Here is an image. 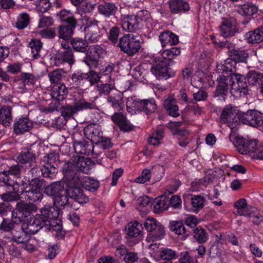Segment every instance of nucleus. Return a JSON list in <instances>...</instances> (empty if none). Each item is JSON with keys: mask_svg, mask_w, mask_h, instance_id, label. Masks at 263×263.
I'll use <instances>...</instances> for the list:
<instances>
[{"mask_svg": "<svg viewBox=\"0 0 263 263\" xmlns=\"http://www.w3.org/2000/svg\"><path fill=\"white\" fill-rule=\"evenodd\" d=\"M43 43L39 40H32L29 43V46L31 49L32 58L34 59H37L41 55L40 52L42 48Z\"/></svg>", "mask_w": 263, "mask_h": 263, "instance_id": "5fc2aeb1", "label": "nucleus"}, {"mask_svg": "<svg viewBox=\"0 0 263 263\" xmlns=\"http://www.w3.org/2000/svg\"><path fill=\"white\" fill-rule=\"evenodd\" d=\"M169 66L166 62L161 60L151 67V71L157 79H167L175 74V72Z\"/></svg>", "mask_w": 263, "mask_h": 263, "instance_id": "f8f14e48", "label": "nucleus"}, {"mask_svg": "<svg viewBox=\"0 0 263 263\" xmlns=\"http://www.w3.org/2000/svg\"><path fill=\"white\" fill-rule=\"evenodd\" d=\"M13 121L12 108L10 106L3 105L0 108V123L4 126H10Z\"/></svg>", "mask_w": 263, "mask_h": 263, "instance_id": "393cba45", "label": "nucleus"}, {"mask_svg": "<svg viewBox=\"0 0 263 263\" xmlns=\"http://www.w3.org/2000/svg\"><path fill=\"white\" fill-rule=\"evenodd\" d=\"M262 76L261 73L255 71H250L247 74L248 82L249 84L255 85L256 84H259L262 82L261 80Z\"/></svg>", "mask_w": 263, "mask_h": 263, "instance_id": "0e129e2a", "label": "nucleus"}, {"mask_svg": "<svg viewBox=\"0 0 263 263\" xmlns=\"http://www.w3.org/2000/svg\"><path fill=\"white\" fill-rule=\"evenodd\" d=\"M206 200L202 195H187L184 197V208L186 211L197 213L204 206Z\"/></svg>", "mask_w": 263, "mask_h": 263, "instance_id": "6e6552de", "label": "nucleus"}, {"mask_svg": "<svg viewBox=\"0 0 263 263\" xmlns=\"http://www.w3.org/2000/svg\"><path fill=\"white\" fill-rule=\"evenodd\" d=\"M155 232L154 233H149L146 238V241L148 242H153L157 240H160L163 238L165 234V228L159 223Z\"/></svg>", "mask_w": 263, "mask_h": 263, "instance_id": "49530a36", "label": "nucleus"}, {"mask_svg": "<svg viewBox=\"0 0 263 263\" xmlns=\"http://www.w3.org/2000/svg\"><path fill=\"white\" fill-rule=\"evenodd\" d=\"M231 93L236 97H244L248 92L247 84L244 76L233 73L231 75Z\"/></svg>", "mask_w": 263, "mask_h": 263, "instance_id": "39448f33", "label": "nucleus"}, {"mask_svg": "<svg viewBox=\"0 0 263 263\" xmlns=\"http://www.w3.org/2000/svg\"><path fill=\"white\" fill-rule=\"evenodd\" d=\"M253 113L251 110L246 112L233 109L231 106L223 108L221 114V122L227 123L231 129H235L239 124V121L251 126Z\"/></svg>", "mask_w": 263, "mask_h": 263, "instance_id": "f03ea898", "label": "nucleus"}, {"mask_svg": "<svg viewBox=\"0 0 263 263\" xmlns=\"http://www.w3.org/2000/svg\"><path fill=\"white\" fill-rule=\"evenodd\" d=\"M69 195H68V192L66 189L64 191V193L63 192L53 198V203L54 205L61 206L63 208L69 206Z\"/></svg>", "mask_w": 263, "mask_h": 263, "instance_id": "8fccbe9b", "label": "nucleus"}, {"mask_svg": "<svg viewBox=\"0 0 263 263\" xmlns=\"http://www.w3.org/2000/svg\"><path fill=\"white\" fill-rule=\"evenodd\" d=\"M17 159L19 163L28 164L29 167L32 166L36 163L35 154L28 149L22 151L19 154Z\"/></svg>", "mask_w": 263, "mask_h": 263, "instance_id": "cd10ccee", "label": "nucleus"}, {"mask_svg": "<svg viewBox=\"0 0 263 263\" xmlns=\"http://www.w3.org/2000/svg\"><path fill=\"white\" fill-rule=\"evenodd\" d=\"M231 75L220 74L217 77L218 85L216 93L218 95H226L231 85Z\"/></svg>", "mask_w": 263, "mask_h": 263, "instance_id": "b1692460", "label": "nucleus"}, {"mask_svg": "<svg viewBox=\"0 0 263 263\" xmlns=\"http://www.w3.org/2000/svg\"><path fill=\"white\" fill-rule=\"evenodd\" d=\"M253 113L251 126L258 127L263 123V114L255 110H251Z\"/></svg>", "mask_w": 263, "mask_h": 263, "instance_id": "69168bd1", "label": "nucleus"}, {"mask_svg": "<svg viewBox=\"0 0 263 263\" xmlns=\"http://www.w3.org/2000/svg\"><path fill=\"white\" fill-rule=\"evenodd\" d=\"M14 216L12 213L11 216V220L10 221L9 219L3 218V221L0 224V230L4 231L5 232H10L12 231V230L14 228V224H18L21 223L20 222H16L13 221Z\"/></svg>", "mask_w": 263, "mask_h": 263, "instance_id": "13d9d810", "label": "nucleus"}, {"mask_svg": "<svg viewBox=\"0 0 263 263\" xmlns=\"http://www.w3.org/2000/svg\"><path fill=\"white\" fill-rule=\"evenodd\" d=\"M88 28L90 30L87 34L88 36V40L92 43H96L98 41L99 34L98 31L99 28L98 27V21L96 20L89 21L87 23Z\"/></svg>", "mask_w": 263, "mask_h": 263, "instance_id": "a18cd8bd", "label": "nucleus"}, {"mask_svg": "<svg viewBox=\"0 0 263 263\" xmlns=\"http://www.w3.org/2000/svg\"><path fill=\"white\" fill-rule=\"evenodd\" d=\"M107 101L118 111H121L124 108L123 101L121 95L110 96L108 97Z\"/></svg>", "mask_w": 263, "mask_h": 263, "instance_id": "603ef678", "label": "nucleus"}, {"mask_svg": "<svg viewBox=\"0 0 263 263\" xmlns=\"http://www.w3.org/2000/svg\"><path fill=\"white\" fill-rule=\"evenodd\" d=\"M51 6L49 0H39L36 3V9L37 11L44 13L47 12Z\"/></svg>", "mask_w": 263, "mask_h": 263, "instance_id": "774afa93", "label": "nucleus"}, {"mask_svg": "<svg viewBox=\"0 0 263 263\" xmlns=\"http://www.w3.org/2000/svg\"><path fill=\"white\" fill-rule=\"evenodd\" d=\"M64 71L62 69H57L48 74L49 80L51 83H59L64 77Z\"/></svg>", "mask_w": 263, "mask_h": 263, "instance_id": "e2e57ef3", "label": "nucleus"}, {"mask_svg": "<svg viewBox=\"0 0 263 263\" xmlns=\"http://www.w3.org/2000/svg\"><path fill=\"white\" fill-rule=\"evenodd\" d=\"M54 61L55 64L58 66L64 63H67L70 66L72 65L75 62L72 50L69 49L59 50L56 54Z\"/></svg>", "mask_w": 263, "mask_h": 263, "instance_id": "f3484780", "label": "nucleus"}, {"mask_svg": "<svg viewBox=\"0 0 263 263\" xmlns=\"http://www.w3.org/2000/svg\"><path fill=\"white\" fill-rule=\"evenodd\" d=\"M35 209L33 204L27 203L24 201L17 202L16 208L12 212L14 216L13 221L22 223L25 221V218L30 216Z\"/></svg>", "mask_w": 263, "mask_h": 263, "instance_id": "423d86ee", "label": "nucleus"}, {"mask_svg": "<svg viewBox=\"0 0 263 263\" xmlns=\"http://www.w3.org/2000/svg\"><path fill=\"white\" fill-rule=\"evenodd\" d=\"M65 183L63 181L53 182L45 187L44 193L48 196L54 198L60 194L64 193Z\"/></svg>", "mask_w": 263, "mask_h": 263, "instance_id": "412c9836", "label": "nucleus"}, {"mask_svg": "<svg viewBox=\"0 0 263 263\" xmlns=\"http://www.w3.org/2000/svg\"><path fill=\"white\" fill-rule=\"evenodd\" d=\"M93 163L90 158L77 156L74 160L65 163L63 167V173L67 181L77 183L79 181L78 172L88 174Z\"/></svg>", "mask_w": 263, "mask_h": 263, "instance_id": "f257e3e1", "label": "nucleus"}, {"mask_svg": "<svg viewBox=\"0 0 263 263\" xmlns=\"http://www.w3.org/2000/svg\"><path fill=\"white\" fill-rule=\"evenodd\" d=\"M160 256L163 260L171 261L176 259L178 257V253L171 249L164 248H162L160 252Z\"/></svg>", "mask_w": 263, "mask_h": 263, "instance_id": "864d4df0", "label": "nucleus"}, {"mask_svg": "<svg viewBox=\"0 0 263 263\" xmlns=\"http://www.w3.org/2000/svg\"><path fill=\"white\" fill-rule=\"evenodd\" d=\"M18 191L8 192L0 195V197L4 202H10L17 201L21 199L20 195L17 193Z\"/></svg>", "mask_w": 263, "mask_h": 263, "instance_id": "052dcab7", "label": "nucleus"}, {"mask_svg": "<svg viewBox=\"0 0 263 263\" xmlns=\"http://www.w3.org/2000/svg\"><path fill=\"white\" fill-rule=\"evenodd\" d=\"M204 73L200 70L197 71L191 79V83L194 87L199 88L203 85V78Z\"/></svg>", "mask_w": 263, "mask_h": 263, "instance_id": "bf43d9fd", "label": "nucleus"}, {"mask_svg": "<svg viewBox=\"0 0 263 263\" xmlns=\"http://www.w3.org/2000/svg\"><path fill=\"white\" fill-rule=\"evenodd\" d=\"M234 206L236 209V214L240 216L251 217L253 212L256 210V208L249 206L247 200L242 198L238 200L234 204Z\"/></svg>", "mask_w": 263, "mask_h": 263, "instance_id": "4be33fe9", "label": "nucleus"}, {"mask_svg": "<svg viewBox=\"0 0 263 263\" xmlns=\"http://www.w3.org/2000/svg\"><path fill=\"white\" fill-rule=\"evenodd\" d=\"M168 4L170 11L173 13L184 12L190 9L188 3L183 0H169Z\"/></svg>", "mask_w": 263, "mask_h": 263, "instance_id": "c756f323", "label": "nucleus"}, {"mask_svg": "<svg viewBox=\"0 0 263 263\" xmlns=\"http://www.w3.org/2000/svg\"><path fill=\"white\" fill-rule=\"evenodd\" d=\"M28 186L35 191L42 192V190H45V187L46 186V181L43 179L36 177L29 181Z\"/></svg>", "mask_w": 263, "mask_h": 263, "instance_id": "3c124183", "label": "nucleus"}, {"mask_svg": "<svg viewBox=\"0 0 263 263\" xmlns=\"http://www.w3.org/2000/svg\"><path fill=\"white\" fill-rule=\"evenodd\" d=\"M58 158L59 157L55 154H50L48 155L47 162L41 168V173L44 177L52 179L56 176L58 172L57 168Z\"/></svg>", "mask_w": 263, "mask_h": 263, "instance_id": "9d476101", "label": "nucleus"}, {"mask_svg": "<svg viewBox=\"0 0 263 263\" xmlns=\"http://www.w3.org/2000/svg\"><path fill=\"white\" fill-rule=\"evenodd\" d=\"M67 88L63 84L59 83L54 85L51 90L52 99L57 101H62L67 97Z\"/></svg>", "mask_w": 263, "mask_h": 263, "instance_id": "bb28decb", "label": "nucleus"}, {"mask_svg": "<svg viewBox=\"0 0 263 263\" xmlns=\"http://www.w3.org/2000/svg\"><path fill=\"white\" fill-rule=\"evenodd\" d=\"M163 131L161 129L155 131L149 138V143L154 145H158L163 139Z\"/></svg>", "mask_w": 263, "mask_h": 263, "instance_id": "680f3d73", "label": "nucleus"}, {"mask_svg": "<svg viewBox=\"0 0 263 263\" xmlns=\"http://www.w3.org/2000/svg\"><path fill=\"white\" fill-rule=\"evenodd\" d=\"M84 80H87L91 85L96 84L98 87L99 74L93 70H90L88 73L75 72L71 76L72 83L77 85L83 83Z\"/></svg>", "mask_w": 263, "mask_h": 263, "instance_id": "ddd939ff", "label": "nucleus"}, {"mask_svg": "<svg viewBox=\"0 0 263 263\" xmlns=\"http://www.w3.org/2000/svg\"><path fill=\"white\" fill-rule=\"evenodd\" d=\"M248 57V53L245 50H239L236 49L232 54H230L229 59H232L236 65V62H246Z\"/></svg>", "mask_w": 263, "mask_h": 263, "instance_id": "6e6d98bb", "label": "nucleus"}, {"mask_svg": "<svg viewBox=\"0 0 263 263\" xmlns=\"http://www.w3.org/2000/svg\"><path fill=\"white\" fill-rule=\"evenodd\" d=\"M0 182L7 186H11L13 191H18L19 185L16 181L15 177L12 176L6 171L0 172Z\"/></svg>", "mask_w": 263, "mask_h": 263, "instance_id": "f704fd0d", "label": "nucleus"}, {"mask_svg": "<svg viewBox=\"0 0 263 263\" xmlns=\"http://www.w3.org/2000/svg\"><path fill=\"white\" fill-rule=\"evenodd\" d=\"M57 15L62 22L66 23V24H77V22L72 13L69 10H62Z\"/></svg>", "mask_w": 263, "mask_h": 263, "instance_id": "de8ad7c7", "label": "nucleus"}, {"mask_svg": "<svg viewBox=\"0 0 263 263\" xmlns=\"http://www.w3.org/2000/svg\"><path fill=\"white\" fill-rule=\"evenodd\" d=\"M70 44L75 51L82 53L86 52L88 46L86 40L79 37L72 38L70 41Z\"/></svg>", "mask_w": 263, "mask_h": 263, "instance_id": "79ce46f5", "label": "nucleus"}, {"mask_svg": "<svg viewBox=\"0 0 263 263\" xmlns=\"http://www.w3.org/2000/svg\"><path fill=\"white\" fill-rule=\"evenodd\" d=\"M126 107L127 111L131 114L139 110L149 115L156 111L157 105L153 98L140 100L135 97H130L127 99Z\"/></svg>", "mask_w": 263, "mask_h": 263, "instance_id": "7ed1b4c3", "label": "nucleus"}, {"mask_svg": "<svg viewBox=\"0 0 263 263\" xmlns=\"http://www.w3.org/2000/svg\"><path fill=\"white\" fill-rule=\"evenodd\" d=\"M159 39L163 48L167 46L176 45L179 42L178 36L170 31L161 33L159 36Z\"/></svg>", "mask_w": 263, "mask_h": 263, "instance_id": "a878e982", "label": "nucleus"}, {"mask_svg": "<svg viewBox=\"0 0 263 263\" xmlns=\"http://www.w3.org/2000/svg\"><path fill=\"white\" fill-rule=\"evenodd\" d=\"M68 182V187L66 189L69 195V198L73 199L79 203H85L89 201V198L87 195L84 193L83 189L82 187L76 186V183Z\"/></svg>", "mask_w": 263, "mask_h": 263, "instance_id": "4468645a", "label": "nucleus"}, {"mask_svg": "<svg viewBox=\"0 0 263 263\" xmlns=\"http://www.w3.org/2000/svg\"><path fill=\"white\" fill-rule=\"evenodd\" d=\"M77 25L63 24L58 28V36L64 40H68L73 33V30Z\"/></svg>", "mask_w": 263, "mask_h": 263, "instance_id": "4c0bfd02", "label": "nucleus"}, {"mask_svg": "<svg viewBox=\"0 0 263 263\" xmlns=\"http://www.w3.org/2000/svg\"><path fill=\"white\" fill-rule=\"evenodd\" d=\"M116 7L112 3H104L100 5V13L106 17L115 14Z\"/></svg>", "mask_w": 263, "mask_h": 263, "instance_id": "4d7b16f0", "label": "nucleus"}, {"mask_svg": "<svg viewBox=\"0 0 263 263\" xmlns=\"http://www.w3.org/2000/svg\"><path fill=\"white\" fill-rule=\"evenodd\" d=\"M250 146L251 151L249 156L252 159L263 160V144L254 140Z\"/></svg>", "mask_w": 263, "mask_h": 263, "instance_id": "58836bf2", "label": "nucleus"}, {"mask_svg": "<svg viewBox=\"0 0 263 263\" xmlns=\"http://www.w3.org/2000/svg\"><path fill=\"white\" fill-rule=\"evenodd\" d=\"M258 11V7L251 3H246L238 6L237 12L242 16H252Z\"/></svg>", "mask_w": 263, "mask_h": 263, "instance_id": "ea45409f", "label": "nucleus"}, {"mask_svg": "<svg viewBox=\"0 0 263 263\" xmlns=\"http://www.w3.org/2000/svg\"><path fill=\"white\" fill-rule=\"evenodd\" d=\"M235 67V63L232 59L229 58L223 62L217 64L216 70L217 72L224 75H231L233 69Z\"/></svg>", "mask_w": 263, "mask_h": 263, "instance_id": "473e14b6", "label": "nucleus"}, {"mask_svg": "<svg viewBox=\"0 0 263 263\" xmlns=\"http://www.w3.org/2000/svg\"><path fill=\"white\" fill-rule=\"evenodd\" d=\"M220 33L224 37L233 36L236 31L235 21L233 18L223 19L220 27Z\"/></svg>", "mask_w": 263, "mask_h": 263, "instance_id": "6ab92c4d", "label": "nucleus"}, {"mask_svg": "<svg viewBox=\"0 0 263 263\" xmlns=\"http://www.w3.org/2000/svg\"><path fill=\"white\" fill-rule=\"evenodd\" d=\"M76 136H80L79 133H77L72 135L73 147L74 152L78 154L85 155H94V157H97L98 154L95 152L96 146L93 144H89L85 140H78L76 139Z\"/></svg>", "mask_w": 263, "mask_h": 263, "instance_id": "0eeeda50", "label": "nucleus"}, {"mask_svg": "<svg viewBox=\"0 0 263 263\" xmlns=\"http://www.w3.org/2000/svg\"><path fill=\"white\" fill-rule=\"evenodd\" d=\"M21 195H22V198H24L26 200L29 201V203L31 204L40 202L43 198L42 192L35 191L30 188L28 190L25 189L22 191Z\"/></svg>", "mask_w": 263, "mask_h": 263, "instance_id": "2f4dec72", "label": "nucleus"}, {"mask_svg": "<svg viewBox=\"0 0 263 263\" xmlns=\"http://www.w3.org/2000/svg\"><path fill=\"white\" fill-rule=\"evenodd\" d=\"M85 136L92 144L96 146L99 145V124L92 123L87 125L84 129Z\"/></svg>", "mask_w": 263, "mask_h": 263, "instance_id": "5701e85b", "label": "nucleus"}, {"mask_svg": "<svg viewBox=\"0 0 263 263\" xmlns=\"http://www.w3.org/2000/svg\"><path fill=\"white\" fill-rule=\"evenodd\" d=\"M233 138L231 137L230 140L233 141L238 152L242 155H250L251 151L250 145L254 140H248L240 137H235L234 140H232Z\"/></svg>", "mask_w": 263, "mask_h": 263, "instance_id": "a211bd4d", "label": "nucleus"}, {"mask_svg": "<svg viewBox=\"0 0 263 263\" xmlns=\"http://www.w3.org/2000/svg\"><path fill=\"white\" fill-rule=\"evenodd\" d=\"M30 19V16L27 13H21L17 17L15 26L18 29H23L29 24Z\"/></svg>", "mask_w": 263, "mask_h": 263, "instance_id": "09e8293b", "label": "nucleus"}, {"mask_svg": "<svg viewBox=\"0 0 263 263\" xmlns=\"http://www.w3.org/2000/svg\"><path fill=\"white\" fill-rule=\"evenodd\" d=\"M33 127L32 122L26 117L15 118L13 124V131L16 135L29 132Z\"/></svg>", "mask_w": 263, "mask_h": 263, "instance_id": "2eb2a0df", "label": "nucleus"}, {"mask_svg": "<svg viewBox=\"0 0 263 263\" xmlns=\"http://www.w3.org/2000/svg\"><path fill=\"white\" fill-rule=\"evenodd\" d=\"M169 208L168 198L165 197H160L156 198L154 201V211L155 213H159Z\"/></svg>", "mask_w": 263, "mask_h": 263, "instance_id": "37998d69", "label": "nucleus"}, {"mask_svg": "<svg viewBox=\"0 0 263 263\" xmlns=\"http://www.w3.org/2000/svg\"><path fill=\"white\" fill-rule=\"evenodd\" d=\"M50 225L51 223L43 213L36 214L33 217L32 222L27 224L26 232L28 234L33 235L44 227L47 229H50Z\"/></svg>", "mask_w": 263, "mask_h": 263, "instance_id": "9b49d317", "label": "nucleus"}, {"mask_svg": "<svg viewBox=\"0 0 263 263\" xmlns=\"http://www.w3.org/2000/svg\"><path fill=\"white\" fill-rule=\"evenodd\" d=\"M97 109V106L93 103L86 102L85 100H80L76 102L73 106H67L62 111V115L65 118H70L78 111L87 109Z\"/></svg>", "mask_w": 263, "mask_h": 263, "instance_id": "1a4fd4ad", "label": "nucleus"}, {"mask_svg": "<svg viewBox=\"0 0 263 263\" xmlns=\"http://www.w3.org/2000/svg\"><path fill=\"white\" fill-rule=\"evenodd\" d=\"M60 212V209L57 206L45 205L40 210V213L43 214L50 223L51 220L57 219L59 217Z\"/></svg>", "mask_w": 263, "mask_h": 263, "instance_id": "c9c22d12", "label": "nucleus"}, {"mask_svg": "<svg viewBox=\"0 0 263 263\" xmlns=\"http://www.w3.org/2000/svg\"><path fill=\"white\" fill-rule=\"evenodd\" d=\"M194 237L199 243L205 242L208 239V235L205 230L200 228H197L194 230Z\"/></svg>", "mask_w": 263, "mask_h": 263, "instance_id": "338daca9", "label": "nucleus"}, {"mask_svg": "<svg viewBox=\"0 0 263 263\" xmlns=\"http://www.w3.org/2000/svg\"><path fill=\"white\" fill-rule=\"evenodd\" d=\"M180 49L177 47H172L160 52L162 60L169 65L174 64L173 60L180 55Z\"/></svg>", "mask_w": 263, "mask_h": 263, "instance_id": "72a5a7b5", "label": "nucleus"}, {"mask_svg": "<svg viewBox=\"0 0 263 263\" xmlns=\"http://www.w3.org/2000/svg\"><path fill=\"white\" fill-rule=\"evenodd\" d=\"M99 46L94 45L90 46L87 49L86 63H87L90 69L98 67L99 61Z\"/></svg>", "mask_w": 263, "mask_h": 263, "instance_id": "aec40b11", "label": "nucleus"}, {"mask_svg": "<svg viewBox=\"0 0 263 263\" xmlns=\"http://www.w3.org/2000/svg\"><path fill=\"white\" fill-rule=\"evenodd\" d=\"M112 121L117 124L120 129L125 132L129 131L132 129V125L127 120L125 116L120 111L115 112L111 116Z\"/></svg>", "mask_w": 263, "mask_h": 263, "instance_id": "c85d7f7f", "label": "nucleus"}, {"mask_svg": "<svg viewBox=\"0 0 263 263\" xmlns=\"http://www.w3.org/2000/svg\"><path fill=\"white\" fill-rule=\"evenodd\" d=\"M122 27L127 32H135L140 28L139 22L137 20L135 15H124L121 17Z\"/></svg>", "mask_w": 263, "mask_h": 263, "instance_id": "dca6fc26", "label": "nucleus"}, {"mask_svg": "<svg viewBox=\"0 0 263 263\" xmlns=\"http://www.w3.org/2000/svg\"><path fill=\"white\" fill-rule=\"evenodd\" d=\"M125 230L126 234L129 237H137L141 233L143 227L139 222L134 221L128 223Z\"/></svg>", "mask_w": 263, "mask_h": 263, "instance_id": "a19ab883", "label": "nucleus"}, {"mask_svg": "<svg viewBox=\"0 0 263 263\" xmlns=\"http://www.w3.org/2000/svg\"><path fill=\"white\" fill-rule=\"evenodd\" d=\"M170 230L176 234L182 236V238L185 239L188 234H186L185 228L181 222L177 221H172L170 222Z\"/></svg>", "mask_w": 263, "mask_h": 263, "instance_id": "c03bdc74", "label": "nucleus"}, {"mask_svg": "<svg viewBox=\"0 0 263 263\" xmlns=\"http://www.w3.org/2000/svg\"><path fill=\"white\" fill-rule=\"evenodd\" d=\"M245 39L249 43L256 44L263 41V28H257L246 33Z\"/></svg>", "mask_w": 263, "mask_h": 263, "instance_id": "e433bc0d", "label": "nucleus"}, {"mask_svg": "<svg viewBox=\"0 0 263 263\" xmlns=\"http://www.w3.org/2000/svg\"><path fill=\"white\" fill-rule=\"evenodd\" d=\"M27 228L19 226L14 228L11 232V240L18 243H25L28 241L26 231Z\"/></svg>", "mask_w": 263, "mask_h": 263, "instance_id": "7c9ffc66", "label": "nucleus"}, {"mask_svg": "<svg viewBox=\"0 0 263 263\" xmlns=\"http://www.w3.org/2000/svg\"><path fill=\"white\" fill-rule=\"evenodd\" d=\"M119 46L122 51L133 56L141 48L140 37L133 34H125L120 39Z\"/></svg>", "mask_w": 263, "mask_h": 263, "instance_id": "20e7f679", "label": "nucleus"}]
</instances>
